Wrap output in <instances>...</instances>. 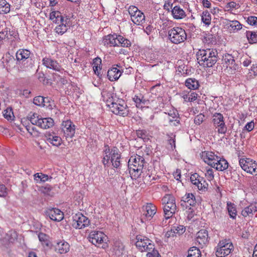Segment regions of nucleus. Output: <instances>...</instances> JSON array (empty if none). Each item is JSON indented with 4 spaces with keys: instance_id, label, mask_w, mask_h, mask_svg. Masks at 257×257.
<instances>
[{
    "instance_id": "nucleus-1",
    "label": "nucleus",
    "mask_w": 257,
    "mask_h": 257,
    "mask_svg": "<svg viewBox=\"0 0 257 257\" xmlns=\"http://www.w3.org/2000/svg\"><path fill=\"white\" fill-rule=\"evenodd\" d=\"M49 18L54 23L58 24L55 29V32L58 35L64 34L71 26L69 17L63 16L59 11H53L50 14Z\"/></svg>"
},
{
    "instance_id": "nucleus-2",
    "label": "nucleus",
    "mask_w": 257,
    "mask_h": 257,
    "mask_svg": "<svg viewBox=\"0 0 257 257\" xmlns=\"http://www.w3.org/2000/svg\"><path fill=\"white\" fill-rule=\"evenodd\" d=\"M218 52L213 49L200 50L197 54V60L201 66L211 67L218 60Z\"/></svg>"
},
{
    "instance_id": "nucleus-3",
    "label": "nucleus",
    "mask_w": 257,
    "mask_h": 257,
    "mask_svg": "<svg viewBox=\"0 0 257 257\" xmlns=\"http://www.w3.org/2000/svg\"><path fill=\"white\" fill-rule=\"evenodd\" d=\"M103 152V158L102 161L104 166H109L110 164L115 168H118L121 165V153L116 147L110 149L105 147Z\"/></svg>"
},
{
    "instance_id": "nucleus-4",
    "label": "nucleus",
    "mask_w": 257,
    "mask_h": 257,
    "mask_svg": "<svg viewBox=\"0 0 257 257\" xmlns=\"http://www.w3.org/2000/svg\"><path fill=\"white\" fill-rule=\"evenodd\" d=\"M145 159L138 155L132 156L128 162L129 172L132 177L137 178L141 176L145 164Z\"/></svg>"
},
{
    "instance_id": "nucleus-5",
    "label": "nucleus",
    "mask_w": 257,
    "mask_h": 257,
    "mask_svg": "<svg viewBox=\"0 0 257 257\" xmlns=\"http://www.w3.org/2000/svg\"><path fill=\"white\" fill-rule=\"evenodd\" d=\"M31 52L28 49H20L16 54L17 64L20 71H27L33 67L32 59H30Z\"/></svg>"
},
{
    "instance_id": "nucleus-6",
    "label": "nucleus",
    "mask_w": 257,
    "mask_h": 257,
    "mask_svg": "<svg viewBox=\"0 0 257 257\" xmlns=\"http://www.w3.org/2000/svg\"><path fill=\"white\" fill-rule=\"evenodd\" d=\"M164 205V217L166 219L171 217L177 210L175 197L171 194H166L162 199Z\"/></svg>"
},
{
    "instance_id": "nucleus-7",
    "label": "nucleus",
    "mask_w": 257,
    "mask_h": 257,
    "mask_svg": "<svg viewBox=\"0 0 257 257\" xmlns=\"http://www.w3.org/2000/svg\"><path fill=\"white\" fill-rule=\"evenodd\" d=\"M168 36L171 42L178 44L184 42L187 39L185 31L181 27H174L168 31Z\"/></svg>"
},
{
    "instance_id": "nucleus-8",
    "label": "nucleus",
    "mask_w": 257,
    "mask_h": 257,
    "mask_svg": "<svg viewBox=\"0 0 257 257\" xmlns=\"http://www.w3.org/2000/svg\"><path fill=\"white\" fill-rule=\"evenodd\" d=\"M107 105L114 114L125 116L128 113V109L127 105L124 101L122 100H119L117 102H114L112 100H107Z\"/></svg>"
},
{
    "instance_id": "nucleus-9",
    "label": "nucleus",
    "mask_w": 257,
    "mask_h": 257,
    "mask_svg": "<svg viewBox=\"0 0 257 257\" xmlns=\"http://www.w3.org/2000/svg\"><path fill=\"white\" fill-rule=\"evenodd\" d=\"M136 247L141 252H147L154 249V243L148 237L139 235L136 236Z\"/></svg>"
},
{
    "instance_id": "nucleus-10",
    "label": "nucleus",
    "mask_w": 257,
    "mask_h": 257,
    "mask_svg": "<svg viewBox=\"0 0 257 257\" xmlns=\"http://www.w3.org/2000/svg\"><path fill=\"white\" fill-rule=\"evenodd\" d=\"M212 122L218 134H225L227 132V127L224 118L220 113L215 112L212 116Z\"/></svg>"
},
{
    "instance_id": "nucleus-11",
    "label": "nucleus",
    "mask_w": 257,
    "mask_h": 257,
    "mask_svg": "<svg viewBox=\"0 0 257 257\" xmlns=\"http://www.w3.org/2000/svg\"><path fill=\"white\" fill-rule=\"evenodd\" d=\"M233 248L232 243L228 240H222L218 243L216 250L217 257H224L230 253Z\"/></svg>"
},
{
    "instance_id": "nucleus-12",
    "label": "nucleus",
    "mask_w": 257,
    "mask_h": 257,
    "mask_svg": "<svg viewBox=\"0 0 257 257\" xmlns=\"http://www.w3.org/2000/svg\"><path fill=\"white\" fill-rule=\"evenodd\" d=\"M241 168L252 175H257V163L249 158H241L239 160Z\"/></svg>"
},
{
    "instance_id": "nucleus-13",
    "label": "nucleus",
    "mask_w": 257,
    "mask_h": 257,
    "mask_svg": "<svg viewBox=\"0 0 257 257\" xmlns=\"http://www.w3.org/2000/svg\"><path fill=\"white\" fill-rule=\"evenodd\" d=\"M128 12L131 16V20L134 24L137 25H142L145 23V15L137 7L131 6L128 8Z\"/></svg>"
},
{
    "instance_id": "nucleus-14",
    "label": "nucleus",
    "mask_w": 257,
    "mask_h": 257,
    "mask_svg": "<svg viewBox=\"0 0 257 257\" xmlns=\"http://www.w3.org/2000/svg\"><path fill=\"white\" fill-rule=\"evenodd\" d=\"M72 226L76 229H82L90 224L89 219L81 213L75 214L72 217Z\"/></svg>"
},
{
    "instance_id": "nucleus-15",
    "label": "nucleus",
    "mask_w": 257,
    "mask_h": 257,
    "mask_svg": "<svg viewBox=\"0 0 257 257\" xmlns=\"http://www.w3.org/2000/svg\"><path fill=\"white\" fill-rule=\"evenodd\" d=\"M241 206L242 208L241 215L244 217H252L257 212V203H247L246 201L241 202Z\"/></svg>"
},
{
    "instance_id": "nucleus-16",
    "label": "nucleus",
    "mask_w": 257,
    "mask_h": 257,
    "mask_svg": "<svg viewBox=\"0 0 257 257\" xmlns=\"http://www.w3.org/2000/svg\"><path fill=\"white\" fill-rule=\"evenodd\" d=\"M191 183L197 189L202 192H206L208 190V184L203 177H200L198 174L195 173L190 177Z\"/></svg>"
},
{
    "instance_id": "nucleus-17",
    "label": "nucleus",
    "mask_w": 257,
    "mask_h": 257,
    "mask_svg": "<svg viewBox=\"0 0 257 257\" xmlns=\"http://www.w3.org/2000/svg\"><path fill=\"white\" fill-rule=\"evenodd\" d=\"M62 131L66 138H72L75 133V125L70 120H64L62 123Z\"/></svg>"
},
{
    "instance_id": "nucleus-18",
    "label": "nucleus",
    "mask_w": 257,
    "mask_h": 257,
    "mask_svg": "<svg viewBox=\"0 0 257 257\" xmlns=\"http://www.w3.org/2000/svg\"><path fill=\"white\" fill-rule=\"evenodd\" d=\"M156 207L152 203H148L143 207V213L142 216V222H145L144 220H150L156 214Z\"/></svg>"
},
{
    "instance_id": "nucleus-19",
    "label": "nucleus",
    "mask_w": 257,
    "mask_h": 257,
    "mask_svg": "<svg viewBox=\"0 0 257 257\" xmlns=\"http://www.w3.org/2000/svg\"><path fill=\"white\" fill-rule=\"evenodd\" d=\"M89 241L93 244L99 246L105 240L106 235L101 231H91L89 235Z\"/></svg>"
},
{
    "instance_id": "nucleus-20",
    "label": "nucleus",
    "mask_w": 257,
    "mask_h": 257,
    "mask_svg": "<svg viewBox=\"0 0 257 257\" xmlns=\"http://www.w3.org/2000/svg\"><path fill=\"white\" fill-rule=\"evenodd\" d=\"M45 141L52 145L58 147L62 143L61 137L56 135L54 132H46L44 135Z\"/></svg>"
},
{
    "instance_id": "nucleus-21",
    "label": "nucleus",
    "mask_w": 257,
    "mask_h": 257,
    "mask_svg": "<svg viewBox=\"0 0 257 257\" xmlns=\"http://www.w3.org/2000/svg\"><path fill=\"white\" fill-rule=\"evenodd\" d=\"M218 157L212 152L204 151L201 154V158L204 162L211 167L214 166V163L218 159Z\"/></svg>"
},
{
    "instance_id": "nucleus-22",
    "label": "nucleus",
    "mask_w": 257,
    "mask_h": 257,
    "mask_svg": "<svg viewBox=\"0 0 257 257\" xmlns=\"http://www.w3.org/2000/svg\"><path fill=\"white\" fill-rule=\"evenodd\" d=\"M42 64L47 68L53 69L56 71L61 72L63 69L60 64L55 60L48 57L44 58L42 60Z\"/></svg>"
},
{
    "instance_id": "nucleus-23",
    "label": "nucleus",
    "mask_w": 257,
    "mask_h": 257,
    "mask_svg": "<svg viewBox=\"0 0 257 257\" xmlns=\"http://www.w3.org/2000/svg\"><path fill=\"white\" fill-rule=\"evenodd\" d=\"M120 68V65H116L109 69L107 74L108 79L111 81L118 80L123 72Z\"/></svg>"
},
{
    "instance_id": "nucleus-24",
    "label": "nucleus",
    "mask_w": 257,
    "mask_h": 257,
    "mask_svg": "<svg viewBox=\"0 0 257 257\" xmlns=\"http://www.w3.org/2000/svg\"><path fill=\"white\" fill-rule=\"evenodd\" d=\"M46 214L50 218L55 221L59 222L64 218L63 213L58 208H51L48 209Z\"/></svg>"
},
{
    "instance_id": "nucleus-25",
    "label": "nucleus",
    "mask_w": 257,
    "mask_h": 257,
    "mask_svg": "<svg viewBox=\"0 0 257 257\" xmlns=\"http://www.w3.org/2000/svg\"><path fill=\"white\" fill-rule=\"evenodd\" d=\"M195 241L198 243L199 247H203L208 242V231L205 229L199 231L197 234Z\"/></svg>"
},
{
    "instance_id": "nucleus-26",
    "label": "nucleus",
    "mask_w": 257,
    "mask_h": 257,
    "mask_svg": "<svg viewBox=\"0 0 257 257\" xmlns=\"http://www.w3.org/2000/svg\"><path fill=\"white\" fill-rule=\"evenodd\" d=\"M223 60L227 69L231 70V74H233L237 69V65L235 64L233 57L230 54H226L223 56Z\"/></svg>"
},
{
    "instance_id": "nucleus-27",
    "label": "nucleus",
    "mask_w": 257,
    "mask_h": 257,
    "mask_svg": "<svg viewBox=\"0 0 257 257\" xmlns=\"http://www.w3.org/2000/svg\"><path fill=\"white\" fill-rule=\"evenodd\" d=\"M196 203L195 197L192 193H186L182 198L181 205L187 208L189 206H194Z\"/></svg>"
},
{
    "instance_id": "nucleus-28",
    "label": "nucleus",
    "mask_w": 257,
    "mask_h": 257,
    "mask_svg": "<svg viewBox=\"0 0 257 257\" xmlns=\"http://www.w3.org/2000/svg\"><path fill=\"white\" fill-rule=\"evenodd\" d=\"M117 40V35H108L103 38L102 43L106 47H119V44L116 43Z\"/></svg>"
},
{
    "instance_id": "nucleus-29",
    "label": "nucleus",
    "mask_w": 257,
    "mask_h": 257,
    "mask_svg": "<svg viewBox=\"0 0 257 257\" xmlns=\"http://www.w3.org/2000/svg\"><path fill=\"white\" fill-rule=\"evenodd\" d=\"M55 249L59 253H66L69 251V244L64 240L57 242L55 245Z\"/></svg>"
},
{
    "instance_id": "nucleus-30",
    "label": "nucleus",
    "mask_w": 257,
    "mask_h": 257,
    "mask_svg": "<svg viewBox=\"0 0 257 257\" xmlns=\"http://www.w3.org/2000/svg\"><path fill=\"white\" fill-rule=\"evenodd\" d=\"M173 17L176 20L183 19L186 17L184 10L180 6H175L171 10Z\"/></svg>"
},
{
    "instance_id": "nucleus-31",
    "label": "nucleus",
    "mask_w": 257,
    "mask_h": 257,
    "mask_svg": "<svg viewBox=\"0 0 257 257\" xmlns=\"http://www.w3.org/2000/svg\"><path fill=\"white\" fill-rule=\"evenodd\" d=\"M214 164V166H212V167L220 171H224L228 167L227 161L224 158H221L220 157H218V159H217Z\"/></svg>"
},
{
    "instance_id": "nucleus-32",
    "label": "nucleus",
    "mask_w": 257,
    "mask_h": 257,
    "mask_svg": "<svg viewBox=\"0 0 257 257\" xmlns=\"http://www.w3.org/2000/svg\"><path fill=\"white\" fill-rule=\"evenodd\" d=\"M168 119L174 125L176 126L179 123L180 120L177 110L173 109L168 112Z\"/></svg>"
},
{
    "instance_id": "nucleus-33",
    "label": "nucleus",
    "mask_w": 257,
    "mask_h": 257,
    "mask_svg": "<svg viewBox=\"0 0 257 257\" xmlns=\"http://www.w3.org/2000/svg\"><path fill=\"white\" fill-rule=\"evenodd\" d=\"M133 100L137 107L142 108L149 104V100L146 99L142 94L135 95L133 97Z\"/></svg>"
},
{
    "instance_id": "nucleus-34",
    "label": "nucleus",
    "mask_w": 257,
    "mask_h": 257,
    "mask_svg": "<svg viewBox=\"0 0 257 257\" xmlns=\"http://www.w3.org/2000/svg\"><path fill=\"white\" fill-rule=\"evenodd\" d=\"M40 123L39 127L43 129L51 127L54 125V120L51 117L42 118L40 120Z\"/></svg>"
},
{
    "instance_id": "nucleus-35",
    "label": "nucleus",
    "mask_w": 257,
    "mask_h": 257,
    "mask_svg": "<svg viewBox=\"0 0 257 257\" xmlns=\"http://www.w3.org/2000/svg\"><path fill=\"white\" fill-rule=\"evenodd\" d=\"M226 26L230 31H238L242 28V25L236 20H227Z\"/></svg>"
},
{
    "instance_id": "nucleus-36",
    "label": "nucleus",
    "mask_w": 257,
    "mask_h": 257,
    "mask_svg": "<svg viewBox=\"0 0 257 257\" xmlns=\"http://www.w3.org/2000/svg\"><path fill=\"white\" fill-rule=\"evenodd\" d=\"M185 85L190 89L195 90L198 88L199 84L195 78H188L185 81Z\"/></svg>"
},
{
    "instance_id": "nucleus-37",
    "label": "nucleus",
    "mask_w": 257,
    "mask_h": 257,
    "mask_svg": "<svg viewBox=\"0 0 257 257\" xmlns=\"http://www.w3.org/2000/svg\"><path fill=\"white\" fill-rule=\"evenodd\" d=\"M246 37L249 43L253 44L257 43V31H246Z\"/></svg>"
},
{
    "instance_id": "nucleus-38",
    "label": "nucleus",
    "mask_w": 257,
    "mask_h": 257,
    "mask_svg": "<svg viewBox=\"0 0 257 257\" xmlns=\"http://www.w3.org/2000/svg\"><path fill=\"white\" fill-rule=\"evenodd\" d=\"M201 21L206 26H208L211 24V16L209 12L206 10L202 12L201 15Z\"/></svg>"
},
{
    "instance_id": "nucleus-39",
    "label": "nucleus",
    "mask_w": 257,
    "mask_h": 257,
    "mask_svg": "<svg viewBox=\"0 0 257 257\" xmlns=\"http://www.w3.org/2000/svg\"><path fill=\"white\" fill-rule=\"evenodd\" d=\"M116 43L119 44V46L122 47L127 48L131 46L130 41L120 35H117Z\"/></svg>"
},
{
    "instance_id": "nucleus-40",
    "label": "nucleus",
    "mask_w": 257,
    "mask_h": 257,
    "mask_svg": "<svg viewBox=\"0 0 257 257\" xmlns=\"http://www.w3.org/2000/svg\"><path fill=\"white\" fill-rule=\"evenodd\" d=\"M10 11V5L6 0H0V14H7Z\"/></svg>"
},
{
    "instance_id": "nucleus-41",
    "label": "nucleus",
    "mask_w": 257,
    "mask_h": 257,
    "mask_svg": "<svg viewBox=\"0 0 257 257\" xmlns=\"http://www.w3.org/2000/svg\"><path fill=\"white\" fill-rule=\"evenodd\" d=\"M34 180L37 183L45 182L49 180V176L46 174L40 173H36L34 175Z\"/></svg>"
},
{
    "instance_id": "nucleus-42",
    "label": "nucleus",
    "mask_w": 257,
    "mask_h": 257,
    "mask_svg": "<svg viewBox=\"0 0 257 257\" xmlns=\"http://www.w3.org/2000/svg\"><path fill=\"white\" fill-rule=\"evenodd\" d=\"M52 187L50 185L42 186L40 188L39 191L46 196H53L54 193L52 191Z\"/></svg>"
},
{
    "instance_id": "nucleus-43",
    "label": "nucleus",
    "mask_w": 257,
    "mask_h": 257,
    "mask_svg": "<svg viewBox=\"0 0 257 257\" xmlns=\"http://www.w3.org/2000/svg\"><path fill=\"white\" fill-rule=\"evenodd\" d=\"M29 115V119L31 123L33 125H36L39 126L40 123V120L41 119V117L36 113H33L32 114H30Z\"/></svg>"
},
{
    "instance_id": "nucleus-44",
    "label": "nucleus",
    "mask_w": 257,
    "mask_h": 257,
    "mask_svg": "<svg viewBox=\"0 0 257 257\" xmlns=\"http://www.w3.org/2000/svg\"><path fill=\"white\" fill-rule=\"evenodd\" d=\"M187 257H201L200 251L197 247L193 246L189 249Z\"/></svg>"
},
{
    "instance_id": "nucleus-45",
    "label": "nucleus",
    "mask_w": 257,
    "mask_h": 257,
    "mask_svg": "<svg viewBox=\"0 0 257 257\" xmlns=\"http://www.w3.org/2000/svg\"><path fill=\"white\" fill-rule=\"evenodd\" d=\"M227 208L230 217L232 218H235L237 215V211L234 206V205L231 204V203H227Z\"/></svg>"
},
{
    "instance_id": "nucleus-46",
    "label": "nucleus",
    "mask_w": 257,
    "mask_h": 257,
    "mask_svg": "<svg viewBox=\"0 0 257 257\" xmlns=\"http://www.w3.org/2000/svg\"><path fill=\"white\" fill-rule=\"evenodd\" d=\"M45 98L42 96H38L34 98V103L38 106H48L46 104L44 103Z\"/></svg>"
},
{
    "instance_id": "nucleus-47",
    "label": "nucleus",
    "mask_w": 257,
    "mask_h": 257,
    "mask_svg": "<svg viewBox=\"0 0 257 257\" xmlns=\"http://www.w3.org/2000/svg\"><path fill=\"white\" fill-rule=\"evenodd\" d=\"M25 127L28 132L30 135V136L33 137L38 136V131H36V128L35 127L28 125H26Z\"/></svg>"
},
{
    "instance_id": "nucleus-48",
    "label": "nucleus",
    "mask_w": 257,
    "mask_h": 257,
    "mask_svg": "<svg viewBox=\"0 0 257 257\" xmlns=\"http://www.w3.org/2000/svg\"><path fill=\"white\" fill-rule=\"evenodd\" d=\"M239 4H237L234 2H230L228 3L225 6L226 11H230L233 9H237L239 7Z\"/></svg>"
},
{
    "instance_id": "nucleus-49",
    "label": "nucleus",
    "mask_w": 257,
    "mask_h": 257,
    "mask_svg": "<svg viewBox=\"0 0 257 257\" xmlns=\"http://www.w3.org/2000/svg\"><path fill=\"white\" fill-rule=\"evenodd\" d=\"M205 176L209 181H211L214 179V171L213 169L208 168L206 169Z\"/></svg>"
},
{
    "instance_id": "nucleus-50",
    "label": "nucleus",
    "mask_w": 257,
    "mask_h": 257,
    "mask_svg": "<svg viewBox=\"0 0 257 257\" xmlns=\"http://www.w3.org/2000/svg\"><path fill=\"white\" fill-rule=\"evenodd\" d=\"M168 143L169 145L170 146V148L171 149L173 150L175 148V135L173 134H171L168 136Z\"/></svg>"
},
{
    "instance_id": "nucleus-51",
    "label": "nucleus",
    "mask_w": 257,
    "mask_h": 257,
    "mask_svg": "<svg viewBox=\"0 0 257 257\" xmlns=\"http://www.w3.org/2000/svg\"><path fill=\"white\" fill-rule=\"evenodd\" d=\"M137 136L143 140L148 139V135L147 132L145 130H138L137 131Z\"/></svg>"
},
{
    "instance_id": "nucleus-52",
    "label": "nucleus",
    "mask_w": 257,
    "mask_h": 257,
    "mask_svg": "<svg viewBox=\"0 0 257 257\" xmlns=\"http://www.w3.org/2000/svg\"><path fill=\"white\" fill-rule=\"evenodd\" d=\"M173 229H174L176 235L182 234L186 230L185 227H184L183 225H179L177 226V227H174Z\"/></svg>"
},
{
    "instance_id": "nucleus-53",
    "label": "nucleus",
    "mask_w": 257,
    "mask_h": 257,
    "mask_svg": "<svg viewBox=\"0 0 257 257\" xmlns=\"http://www.w3.org/2000/svg\"><path fill=\"white\" fill-rule=\"evenodd\" d=\"M147 252V257H161L157 249H155V246H154L153 249L150 251H148Z\"/></svg>"
},
{
    "instance_id": "nucleus-54",
    "label": "nucleus",
    "mask_w": 257,
    "mask_h": 257,
    "mask_svg": "<svg viewBox=\"0 0 257 257\" xmlns=\"http://www.w3.org/2000/svg\"><path fill=\"white\" fill-rule=\"evenodd\" d=\"M10 34V31L8 30L7 28H5L4 29H3L0 31V39L3 40L6 38H8Z\"/></svg>"
},
{
    "instance_id": "nucleus-55",
    "label": "nucleus",
    "mask_w": 257,
    "mask_h": 257,
    "mask_svg": "<svg viewBox=\"0 0 257 257\" xmlns=\"http://www.w3.org/2000/svg\"><path fill=\"white\" fill-rule=\"evenodd\" d=\"M174 2V0H166L164 5V9L168 11L172 10Z\"/></svg>"
},
{
    "instance_id": "nucleus-56",
    "label": "nucleus",
    "mask_w": 257,
    "mask_h": 257,
    "mask_svg": "<svg viewBox=\"0 0 257 257\" xmlns=\"http://www.w3.org/2000/svg\"><path fill=\"white\" fill-rule=\"evenodd\" d=\"M7 236H10V238H8L10 242H13L17 237V233L14 230L10 231L7 234Z\"/></svg>"
},
{
    "instance_id": "nucleus-57",
    "label": "nucleus",
    "mask_w": 257,
    "mask_h": 257,
    "mask_svg": "<svg viewBox=\"0 0 257 257\" xmlns=\"http://www.w3.org/2000/svg\"><path fill=\"white\" fill-rule=\"evenodd\" d=\"M205 116L202 114H199L197 115L194 119V123L196 124H200L204 120Z\"/></svg>"
},
{
    "instance_id": "nucleus-58",
    "label": "nucleus",
    "mask_w": 257,
    "mask_h": 257,
    "mask_svg": "<svg viewBox=\"0 0 257 257\" xmlns=\"http://www.w3.org/2000/svg\"><path fill=\"white\" fill-rule=\"evenodd\" d=\"M247 22L251 26L257 25V17L255 16H249L247 19Z\"/></svg>"
},
{
    "instance_id": "nucleus-59",
    "label": "nucleus",
    "mask_w": 257,
    "mask_h": 257,
    "mask_svg": "<svg viewBox=\"0 0 257 257\" xmlns=\"http://www.w3.org/2000/svg\"><path fill=\"white\" fill-rule=\"evenodd\" d=\"M254 127V123L253 121H251L250 122H247L246 125L244 126L243 130L247 131L249 132L253 130Z\"/></svg>"
},
{
    "instance_id": "nucleus-60",
    "label": "nucleus",
    "mask_w": 257,
    "mask_h": 257,
    "mask_svg": "<svg viewBox=\"0 0 257 257\" xmlns=\"http://www.w3.org/2000/svg\"><path fill=\"white\" fill-rule=\"evenodd\" d=\"M4 116L5 118L8 120H11L12 117L14 116L13 112L12 111L11 109L9 110L7 109L5 110Z\"/></svg>"
},
{
    "instance_id": "nucleus-61",
    "label": "nucleus",
    "mask_w": 257,
    "mask_h": 257,
    "mask_svg": "<svg viewBox=\"0 0 257 257\" xmlns=\"http://www.w3.org/2000/svg\"><path fill=\"white\" fill-rule=\"evenodd\" d=\"M7 189L3 184H0V197H5L7 195Z\"/></svg>"
},
{
    "instance_id": "nucleus-62",
    "label": "nucleus",
    "mask_w": 257,
    "mask_h": 257,
    "mask_svg": "<svg viewBox=\"0 0 257 257\" xmlns=\"http://www.w3.org/2000/svg\"><path fill=\"white\" fill-rule=\"evenodd\" d=\"M204 39L206 40V42L208 43H213L215 42V40L213 38V36L211 34L206 35V36L204 37Z\"/></svg>"
},
{
    "instance_id": "nucleus-63",
    "label": "nucleus",
    "mask_w": 257,
    "mask_h": 257,
    "mask_svg": "<svg viewBox=\"0 0 257 257\" xmlns=\"http://www.w3.org/2000/svg\"><path fill=\"white\" fill-rule=\"evenodd\" d=\"M176 234L175 233V231L173 228H172L170 230L168 231L165 233V237L166 238H170V237H173L174 236H176Z\"/></svg>"
},
{
    "instance_id": "nucleus-64",
    "label": "nucleus",
    "mask_w": 257,
    "mask_h": 257,
    "mask_svg": "<svg viewBox=\"0 0 257 257\" xmlns=\"http://www.w3.org/2000/svg\"><path fill=\"white\" fill-rule=\"evenodd\" d=\"M251 63V60L250 57H247L243 59V61L242 62V65L244 67H247L249 66Z\"/></svg>"
}]
</instances>
